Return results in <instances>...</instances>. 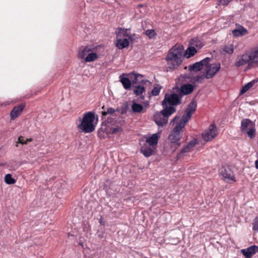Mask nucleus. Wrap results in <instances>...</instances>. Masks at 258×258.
I'll list each match as a JSON object with an SVG mask.
<instances>
[{
	"label": "nucleus",
	"instance_id": "nucleus-1",
	"mask_svg": "<svg viewBox=\"0 0 258 258\" xmlns=\"http://www.w3.org/2000/svg\"><path fill=\"white\" fill-rule=\"evenodd\" d=\"M246 64L250 67H258V45L237 56L234 63L236 67Z\"/></svg>",
	"mask_w": 258,
	"mask_h": 258
},
{
	"label": "nucleus",
	"instance_id": "nucleus-2",
	"mask_svg": "<svg viewBox=\"0 0 258 258\" xmlns=\"http://www.w3.org/2000/svg\"><path fill=\"white\" fill-rule=\"evenodd\" d=\"M182 46L173 47L166 56L168 67L170 69H174L179 66L182 62Z\"/></svg>",
	"mask_w": 258,
	"mask_h": 258
},
{
	"label": "nucleus",
	"instance_id": "nucleus-3",
	"mask_svg": "<svg viewBox=\"0 0 258 258\" xmlns=\"http://www.w3.org/2000/svg\"><path fill=\"white\" fill-rule=\"evenodd\" d=\"M179 117L176 116L172 120L171 123H173V124H175V125L168 136L169 140L172 143H177V146H180V143H178L182 135V130L186 125V123L179 120Z\"/></svg>",
	"mask_w": 258,
	"mask_h": 258
},
{
	"label": "nucleus",
	"instance_id": "nucleus-4",
	"mask_svg": "<svg viewBox=\"0 0 258 258\" xmlns=\"http://www.w3.org/2000/svg\"><path fill=\"white\" fill-rule=\"evenodd\" d=\"M95 116L94 112H88L84 114L81 123L78 125V127L81 132L90 133L95 130V125L94 121Z\"/></svg>",
	"mask_w": 258,
	"mask_h": 258
},
{
	"label": "nucleus",
	"instance_id": "nucleus-5",
	"mask_svg": "<svg viewBox=\"0 0 258 258\" xmlns=\"http://www.w3.org/2000/svg\"><path fill=\"white\" fill-rule=\"evenodd\" d=\"M174 107H165L160 112L154 115V120L158 125L164 126L168 122V117L175 111Z\"/></svg>",
	"mask_w": 258,
	"mask_h": 258
},
{
	"label": "nucleus",
	"instance_id": "nucleus-6",
	"mask_svg": "<svg viewBox=\"0 0 258 258\" xmlns=\"http://www.w3.org/2000/svg\"><path fill=\"white\" fill-rule=\"evenodd\" d=\"M181 95L178 93H172L171 94H166L164 99L162 101V105L164 107H167L168 104L171 107L180 104L181 103Z\"/></svg>",
	"mask_w": 258,
	"mask_h": 258
},
{
	"label": "nucleus",
	"instance_id": "nucleus-7",
	"mask_svg": "<svg viewBox=\"0 0 258 258\" xmlns=\"http://www.w3.org/2000/svg\"><path fill=\"white\" fill-rule=\"evenodd\" d=\"M241 130L243 133L246 134L250 138H252L255 136L254 124L252 121L248 119L242 120Z\"/></svg>",
	"mask_w": 258,
	"mask_h": 258
},
{
	"label": "nucleus",
	"instance_id": "nucleus-8",
	"mask_svg": "<svg viewBox=\"0 0 258 258\" xmlns=\"http://www.w3.org/2000/svg\"><path fill=\"white\" fill-rule=\"evenodd\" d=\"M197 103L196 101L192 100L188 105V107L185 111L181 118L179 119L186 124L190 118L191 115L195 112L197 108Z\"/></svg>",
	"mask_w": 258,
	"mask_h": 258
},
{
	"label": "nucleus",
	"instance_id": "nucleus-9",
	"mask_svg": "<svg viewBox=\"0 0 258 258\" xmlns=\"http://www.w3.org/2000/svg\"><path fill=\"white\" fill-rule=\"evenodd\" d=\"M205 67H206L205 77L206 79L213 78L221 68L220 64L219 63L209 64L208 62Z\"/></svg>",
	"mask_w": 258,
	"mask_h": 258
},
{
	"label": "nucleus",
	"instance_id": "nucleus-10",
	"mask_svg": "<svg viewBox=\"0 0 258 258\" xmlns=\"http://www.w3.org/2000/svg\"><path fill=\"white\" fill-rule=\"evenodd\" d=\"M217 135V130L214 124H211L209 128L205 131L202 134L205 141L208 142L213 139Z\"/></svg>",
	"mask_w": 258,
	"mask_h": 258
},
{
	"label": "nucleus",
	"instance_id": "nucleus-11",
	"mask_svg": "<svg viewBox=\"0 0 258 258\" xmlns=\"http://www.w3.org/2000/svg\"><path fill=\"white\" fill-rule=\"evenodd\" d=\"M210 58L206 57L199 62H197L188 66L190 72H197L202 70L205 66H206L210 60Z\"/></svg>",
	"mask_w": 258,
	"mask_h": 258
},
{
	"label": "nucleus",
	"instance_id": "nucleus-12",
	"mask_svg": "<svg viewBox=\"0 0 258 258\" xmlns=\"http://www.w3.org/2000/svg\"><path fill=\"white\" fill-rule=\"evenodd\" d=\"M156 150V147L149 145V144L144 143L141 146L140 151L145 156L149 157L154 154Z\"/></svg>",
	"mask_w": 258,
	"mask_h": 258
},
{
	"label": "nucleus",
	"instance_id": "nucleus-13",
	"mask_svg": "<svg viewBox=\"0 0 258 258\" xmlns=\"http://www.w3.org/2000/svg\"><path fill=\"white\" fill-rule=\"evenodd\" d=\"M221 174L227 182L230 181H235V177L234 176L233 172L229 167L223 168L221 169Z\"/></svg>",
	"mask_w": 258,
	"mask_h": 258
},
{
	"label": "nucleus",
	"instance_id": "nucleus-14",
	"mask_svg": "<svg viewBox=\"0 0 258 258\" xmlns=\"http://www.w3.org/2000/svg\"><path fill=\"white\" fill-rule=\"evenodd\" d=\"M240 252L245 258H251L253 254L258 252V246H250L247 248L241 249Z\"/></svg>",
	"mask_w": 258,
	"mask_h": 258
},
{
	"label": "nucleus",
	"instance_id": "nucleus-15",
	"mask_svg": "<svg viewBox=\"0 0 258 258\" xmlns=\"http://www.w3.org/2000/svg\"><path fill=\"white\" fill-rule=\"evenodd\" d=\"M96 47L92 45H87L82 47L79 49L78 56L81 58H85L86 56L90 53L92 50L95 49Z\"/></svg>",
	"mask_w": 258,
	"mask_h": 258
},
{
	"label": "nucleus",
	"instance_id": "nucleus-16",
	"mask_svg": "<svg viewBox=\"0 0 258 258\" xmlns=\"http://www.w3.org/2000/svg\"><path fill=\"white\" fill-rule=\"evenodd\" d=\"M128 76L130 79H133L132 83L134 86L142 85L146 82V81L143 79L142 75L136 74H128Z\"/></svg>",
	"mask_w": 258,
	"mask_h": 258
},
{
	"label": "nucleus",
	"instance_id": "nucleus-17",
	"mask_svg": "<svg viewBox=\"0 0 258 258\" xmlns=\"http://www.w3.org/2000/svg\"><path fill=\"white\" fill-rule=\"evenodd\" d=\"M24 107L25 105L23 104L15 106L10 113L11 119L14 120L19 116L23 110Z\"/></svg>",
	"mask_w": 258,
	"mask_h": 258
},
{
	"label": "nucleus",
	"instance_id": "nucleus-18",
	"mask_svg": "<svg viewBox=\"0 0 258 258\" xmlns=\"http://www.w3.org/2000/svg\"><path fill=\"white\" fill-rule=\"evenodd\" d=\"M130 44L128 40L126 38H122L120 37H116V46L119 49L126 48Z\"/></svg>",
	"mask_w": 258,
	"mask_h": 258
},
{
	"label": "nucleus",
	"instance_id": "nucleus-19",
	"mask_svg": "<svg viewBox=\"0 0 258 258\" xmlns=\"http://www.w3.org/2000/svg\"><path fill=\"white\" fill-rule=\"evenodd\" d=\"M194 90V86L190 84L182 85L178 92L182 97L183 95L191 93Z\"/></svg>",
	"mask_w": 258,
	"mask_h": 258
},
{
	"label": "nucleus",
	"instance_id": "nucleus-20",
	"mask_svg": "<svg viewBox=\"0 0 258 258\" xmlns=\"http://www.w3.org/2000/svg\"><path fill=\"white\" fill-rule=\"evenodd\" d=\"M125 76H128V74H122L119 76V81L121 83L124 89L128 90L131 87L132 83L130 79L125 77Z\"/></svg>",
	"mask_w": 258,
	"mask_h": 258
},
{
	"label": "nucleus",
	"instance_id": "nucleus-21",
	"mask_svg": "<svg viewBox=\"0 0 258 258\" xmlns=\"http://www.w3.org/2000/svg\"><path fill=\"white\" fill-rule=\"evenodd\" d=\"M159 137L157 134H153L151 137L147 138L145 143L149 144V145L156 147L158 144Z\"/></svg>",
	"mask_w": 258,
	"mask_h": 258
},
{
	"label": "nucleus",
	"instance_id": "nucleus-22",
	"mask_svg": "<svg viewBox=\"0 0 258 258\" xmlns=\"http://www.w3.org/2000/svg\"><path fill=\"white\" fill-rule=\"evenodd\" d=\"M232 33L234 36L238 37L246 34L247 33V31L246 29L240 26L236 29L233 30Z\"/></svg>",
	"mask_w": 258,
	"mask_h": 258
},
{
	"label": "nucleus",
	"instance_id": "nucleus-23",
	"mask_svg": "<svg viewBox=\"0 0 258 258\" xmlns=\"http://www.w3.org/2000/svg\"><path fill=\"white\" fill-rule=\"evenodd\" d=\"M135 89L134 91V93L137 96H140V97L143 99L144 96L142 95L143 93L145 92V88L142 85L134 86Z\"/></svg>",
	"mask_w": 258,
	"mask_h": 258
},
{
	"label": "nucleus",
	"instance_id": "nucleus-24",
	"mask_svg": "<svg viewBox=\"0 0 258 258\" xmlns=\"http://www.w3.org/2000/svg\"><path fill=\"white\" fill-rule=\"evenodd\" d=\"M132 109L134 113H141L146 110L141 104L137 103L134 101L132 105Z\"/></svg>",
	"mask_w": 258,
	"mask_h": 258
},
{
	"label": "nucleus",
	"instance_id": "nucleus-25",
	"mask_svg": "<svg viewBox=\"0 0 258 258\" xmlns=\"http://www.w3.org/2000/svg\"><path fill=\"white\" fill-rule=\"evenodd\" d=\"M98 57L97 54L95 52V49L92 50L90 53L88 54L84 59L85 61L86 62H92L96 59H97Z\"/></svg>",
	"mask_w": 258,
	"mask_h": 258
},
{
	"label": "nucleus",
	"instance_id": "nucleus-26",
	"mask_svg": "<svg viewBox=\"0 0 258 258\" xmlns=\"http://www.w3.org/2000/svg\"><path fill=\"white\" fill-rule=\"evenodd\" d=\"M128 29L119 28L118 32L116 33V37H120L123 38V37H130V33L128 32Z\"/></svg>",
	"mask_w": 258,
	"mask_h": 258
},
{
	"label": "nucleus",
	"instance_id": "nucleus-27",
	"mask_svg": "<svg viewBox=\"0 0 258 258\" xmlns=\"http://www.w3.org/2000/svg\"><path fill=\"white\" fill-rule=\"evenodd\" d=\"M257 82V80H253L245 85H244L242 89L240 90V94H243L246 92H247L249 89H250L254 84H255Z\"/></svg>",
	"mask_w": 258,
	"mask_h": 258
},
{
	"label": "nucleus",
	"instance_id": "nucleus-28",
	"mask_svg": "<svg viewBox=\"0 0 258 258\" xmlns=\"http://www.w3.org/2000/svg\"><path fill=\"white\" fill-rule=\"evenodd\" d=\"M223 50L229 54H231L234 51V46L232 44L225 45L223 46Z\"/></svg>",
	"mask_w": 258,
	"mask_h": 258
},
{
	"label": "nucleus",
	"instance_id": "nucleus-29",
	"mask_svg": "<svg viewBox=\"0 0 258 258\" xmlns=\"http://www.w3.org/2000/svg\"><path fill=\"white\" fill-rule=\"evenodd\" d=\"M197 50L195 48V46L189 47L186 50V54L187 55V57L189 58L193 56L197 53Z\"/></svg>",
	"mask_w": 258,
	"mask_h": 258
},
{
	"label": "nucleus",
	"instance_id": "nucleus-30",
	"mask_svg": "<svg viewBox=\"0 0 258 258\" xmlns=\"http://www.w3.org/2000/svg\"><path fill=\"white\" fill-rule=\"evenodd\" d=\"M5 182L9 184H12L15 183L16 180L12 178L11 174H7L5 177Z\"/></svg>",
	"mask_w": 258,
	"mask_h": 258
},
{
	"label": "nucleus",
	"instance_id": "nucleus-31",
	"mask_svg": "<svg viewBox=\"0 0 258 258\" xmlns=\"http://www.w3.org/2000/svg\"><path fill=\"white\" fill-rule=\"evenodd\" d=\"M119 111V109L117 108L115 109L112 107H110L107 108L106 111H104L102 112V114L104 116L106 115L107 114H112L114 113L116 111Z\"/></svg>",
	"mask_w": 258,
	"mask_h": 258
},
{
	"label": "nucleus",
	"instance_id": "nucleus-32",
	"mask_svg": "<svg viewBox=\"0 0 258 258\" xmlns=\"http://www.w3.org/2000/svg\"><path fill=\"white\" fill-rule=\"evenodd\" d=\"M191 44L199 48H201L203 46L202 42L199 41L197 38L192 39L191 41Z\"/></svg>",
	"mask_w": 258,
	"mask_h": 258
},
{
	"label": "nucleus",
	"instance_id": "nucleus-33",
	"mask_svg": "<svg viewBox=\"0 0 258 258\" xmlns=\"http://www.w3.org/2000/svg\"><path fill=\"white\" fill-rule=\"evenodd\" d=\"M162 87L159 85H157V86L155 87L152 90V94L153 96H157L158 95L160 91V90L161 89Z\"/></svg>",
	"mask_w": 258,
	"mask_h": 258
},
{
	"label": "nucleus",
	"instance_id": "nucleus-34",
	"mask_svg": "<svg viewBox=\"0 0 258 258\" xmlns=\"http://www.w3.org/2000/svg\"><path fill=\"white\" fill-rule=\"evenodd\" d=\"M205 78H206L205 75H201L195 76L193 79L195 82L202 83Z\"/></svg>",
	"mask_w": 258,
	"mask_h": 258
},
{
	"label": "nucleus",
	"instance_id": "nucleus-35",
	"mask_svg": "<svg viewBox=\"0 0 258 258\" xmlns=\"http://www.w3.org/2000/svg\"><path fill=\"white\" fill-rule=\"evenodd\" d=\"M146 34L149 38H152L156 35V33L153 29H148L146 31Z\"/></svg>",
	"mask_w": 258,
	"mask_h": 258
},
{
	"label": "nucleus",
	"instance_id": "nucleus-36",
	"mask_svg": "<svg viewBox=\"0 0 258 258\" xmlns=\"http://www.w3.org/2000/svg\"><path fill=\"white\" fill-rule=\"evenodd\" d=\"M189 151L190 150L186 146L180 150V152L177 155V157L180 158L183 156L185 153L189 152Z\"/></svg>",
	"mask_w": 258,
	"mask_h": 258
},
{
	"label": "nucleus",
	"instance_id": "nucleus-37",
	"mask_svg": "<svg viewBox=\"0 0 258 258\" xmlns=\"http://www.w3.org/2000/svg\"><path fill=\"white\" fill-rule=\"evenodd\" d=\"M189 151L190 150L186 146L180 150V152L177 155V157L180 158L183 156L185 153L189 152Z\"/></svg>",
	"mask_w": 258,
	"mask_h": 258
},
{
	"label": "nucleus",
	"instance_id": "nucleus-38",
	"mask_svg": "<svg viewBox=\"0 0 258 258\" xmlns=\"http://www.w3.org/2000/svg\"><path fill=\"white\" fill-rule=\"evenodd\" d=\"M137 11H139L141 14H144L146 12V7L144 5H139L137 8Z\"/></svg>",
	"mask_w": 258,
	"mask_h": 258
},
{
	"label": "nucleus",
	"instance_id": "nucleus-39",
	"mask_svg": "<svg viewBox=\"0 0 258 258\" xmlns=\"http://www.w3.org/2000/svg\"><path fill=\"white\" fill-rule=\"evenodd\" d=\"M198 143L197 140L195 139L189 142L188 145L186 146L187 147L191 150V149Z\"/></svg>",
	"mask_w": 258,
	"mask_h": 258
},
{
	"label": "nucleus",
	"instance_id": "nucleus-40",
	"mask_svg": "<svg viewBox=\"0 0 258 258\" xmlns=\"http://www.w3.org/2000/svg\"><path fill=\"white\" fill-rule=\"evenodd\" d=\"M122 131V129L121 127L117 126L116 127L111 128L109 133L111 134H117L118 133L121 132Z\"/></svg>",
	"mask_w": 258,
	"mask_h": 258
},
{
	"label": "nucleus",
	"instance_id": "nucleus-41",
	"mask_svg": "<svg viewBox=\"0 0 258 258\" xmlns=\"http://www.w3.org/2000/svg\"><path fill=\"white\" fill-rule=\"evenodd\" d=\"M252 229L258 233V217L254 219Z\"/></svg>",
	"mask_w": 258,
	"mask_h": 258
},
{
	"label": "nucleus",
	"instance_id": "nucleus-42",
	"mask_svg": "<svg viewBox=\"0 0 258 258\" xmlns=\"http://www.w3.org/2000/svg\"><path fill=\"white\" fill-rule=\"evenodd\" d=\"M18 143H20L22 145H26L27 143L26 142V141L24 140V138L22 136H20L18 138V141L16 142V146L18 147Z\"/></svg>",
	"mask_w": 258,
	"mask_h": 258
},
{
	"label": "nucleus",
	"instance_id": "nucleus-43",
	"mask_svg": "<svg viewBox=\"0 0 258 258\" xmlns=\"http://www.w3.org/2000/svg\"><path fill=\"white\" fill-rule=\"evenodd\" d=\"M255 166L256 168L258 169V159L255 162Z\"/></svg>",
	"mask_w": 258,
	"mask_h": 258
},
{
	"label": "nucleus",
	"instance_id": "nucleus-44",
	"mask_svg": "<svg viewBox=\"0 0 258 258\" xmlns=\"http://www.w3.org/2000/svg\"><path fill=\"white\" fill-rule=\"evenodd\" d=\"M32 139L30 138V139H27L25 141H26V142L27 143V144L28 142L32 141Z\"/></svg>",
	"mask_w": 258,
	"mask_h": 258
},
{
	"label": "nucleus",
	"instance_id": "nucleus-45",
	"mask_svg": "<svg viewBox=\"0 0 258 258\" xmlns=\"http://www.w3.org/2000/svg\"><path fill=\"white\" fill-rule=\"evenodd\" d=\"M102 109H104V106L102 107Z\"/></svg>",
	"mask_w": 258,
	"mask_h": 258
}]
</instances>
